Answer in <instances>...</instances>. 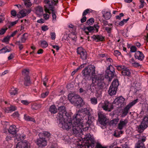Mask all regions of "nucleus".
Segmentation results:
<instances>
[{
  "label": "nucleus",
  "instance_id": "1",
  "mask_svg": "<svg viewBox=\"0 0 148 148\" xmlns=\"http://www.w3.org/2000/svg\"><path fill=\"white\" fill-rule=\"evenodd\" d=\"M95 67L93 65H89L85 67L82 71L84 78L86 80L89 79L91 75L93 77L92 78V83L90 85L94 86L96 84L99 89H103L105 85L104 82V76L103 74L95 75Z\"/></svg>",
  "mask_w": 148,
  "mask_h": 148
},
{
  "label": "nucleus",
  "instance_id": "2",
  "mask_svg": "<svg viewBox=\"0 0 148 148\" xmlns=\"http://www.w3.org/2000/svg\"><path fill=\"white\" fill-rule=\"evenodd\" d=\"M90 113L89 110L87 108H82L76 112V114H74L73 117V121H75L78 122H81L83 123V119L86 116L87 117L85 119L86 120V124H88V126H89V125L87 121V118L89 119L90 116Z\"/></svg>",
  "mask_w": 148,
  "mask_h": 148
},
{
  "label": "nucleus",
  "instance_id": "3",
  "mask_svg": "<svg viewBox=\"0 0 148 148\" xmlns=\"http://www.w3.org/2000/svg\"><path fill=\"white\" fill-rule=\"evenodd\" d=\"M44 2L46 4L45 5V10L46 12L49 13V10L52 11V15L53 18L52 21L53 22L56 21V16L53 9V5H55L58 3V0H45Z\"/></svg>",
  "mask_w": 148,
  "mask_h": 148
},
{
  "label": "nucleus",
  "instance_id": "4",
  "mask_svg": "<svg viewBox=\"0 0 148 148\" xmlns=\"http://www.w3.org/2000/svg\"><path fill=\"white\" fill-rule=\"evenodd\" d=\"M68 98L72 103L75 104L77 106L82 107L84 104L82 99L78 95L70 94L68 95Z\"/></svg>",
  "mask_w": 148,
  "mask_h": 148
},
{
  "label": "nucleus",
  "instance_id": "5",
  "mask_svg": "<svg viewBox=\"0 0 148 148\" xmlns=\"http://www.w3.org/2000/svg\"><path fill=\"white\" fill-rule=\"evenodd\" d=\"M58 120L59 126L63 129L68 130L72 126V121L69 117L62 118Z\"/></svg>",
  "mask_w": 148,
  "mask_h": 148
},
{
  "label": "nucleus",
  "instance_id": "6",
  "mask_svg": "<svg viewBox=\"0 0 148 148\" xmlns=\"http://www.w3.org/2000/svg\"><path fill=\"white\" fill-rule=\"evenodd\" d=\"M73 123L72 125L73 133L77 134L80 133L82 131V129H83L84 130H87L88 128V127L87 126L84 127V125L81 122H79L75 121H73Z\"/></svg>",
  "mask_w": 148,
  "mask_h": 148
},
{
  "label": "nucleus",
  "instance_id": "7",
  "mask_svg": "<svg viewBox=\"0 0 148 148\" xmlns=\"http://www.w3.org/2000/svg\"><path fill=\"white\" fill-rule=\"evenodd\" d=\"M84 142L80 145L81 148H89L91 144L94 143L95 140L90 134H87L84 138Z\"/></svg>",
  "mask_w": 148,
  "mask_h": 148
},
{
  "label": "nucleus",
  "instance_id": "8",
  "mask_svg": "<svg viewBox=\"0 0 148 148\" xmlns=\"http://www.w3.org/2000/svg\"><path fill=\"white\" fill-rule=\"evenodd\" d=\"M115 74L114 68L111 65L109 66L106 71V74L104 78L108 79V82H111L112 78L114 77Z\"/></svg>",
  "mask_w": 148,
  "mask_h": 148
},
{
  "label": "nucleus",
  "instance_id": "9",
  "mask_svg": "<svg viewBox=\"0 0 148 148\" xmlns=\"http://www.w3.org/2000/svg\"><path fill=\"white\" fill-rule=\"evenodd\" d=\"M58 110L59 112L57 117L58 119L62 118H69L70 117V114L66 111L64 106H61L59 107Z\"/></svg>",
  "mask_w": 148,
  "mask_h": 148
},
{
  "label": "nucleus",
  "instance_id": "10",
  "mask_svg": "<svg viewBox=\"0 0 148 148\" xmlns=\"http://www.w3.org/2000/svg\"><path fill=\"white\" fill-rule=\"evenodd\" d=\"M119 85V83L117 79L115 80L112 82L108 91L110 95L112 96L116 94Z\"/></svg>",
  "mask_w": 148,
  "mask_h": 148
},
{
  "label": "nucleus",
  "instance_id": "11",
  "mask_svg": "<svg viewBox=\"0 0 148 148\" xmlns=\"http://www.w3.org/2000/svg\"><path fill=\"white\" fill-rule=\"evenodd\" d=\"M138 99L134 100L130 103L125 107L122 110V113L121 116L123 117L126 116L127 114L129 109L134 105L138 101Z\"/></svg>",
  "mask_w": 148,
  "mask_h": 148
},
{
  "label": "nucleus",
  "instance_id": "12",
  "mask_svg": "<svg viewBox=\"0 0 148 148\" xmlns=\"http://www.w3.org/2000/svg\"><path fill=\"white\" fill-rule=\"evenodd\" d=\"M42 134H39V138L37 139L36 142V145L39 147L43 148L47 145V141L45 138L42 137Z\"/></svg>",
  "mask_w": 148,
  "mask_h": 148
},
{
  "label": "nucleus",
  "instance_id": "13",
  "mask_svg": "<svg viewBox=\"0 0 148 148\" xmlns=\"http://www.w3.org/2000/svg\"><path fill=\"white\" fill-rule=\"evenodd\" d=\"M99 106L104 110L109 112H110L113 108L112 104L108 101H105L104 103H100Z\"/></svg>",
  "mask_w": 148,
  "mask_h": 148
},
{
  "label": "nucleus",
  "instance_id": "14",
  "mask_svg": "<svg viewBox=\"0 0 148 148\" xmlns=\"http://www.w3.org/2000/svg\"><path fill=\"white\" fill-rule=\"evenodd\" d=\"M148 126V116L144 117L143 121L138 127V130L140 132H142Z\"/></svg>",
  "mask_w": 148,
  "mask_h": 148
},
{
  "label": "nucleus",
  "instance_id": "15",
  "mask_svg": "<svg viewBox=\"0 0 148 148\" xmlns=\"http://www.w3.org/2000/svg\"><path fill=\"white\" fill-rule=\"evenodd\" d=\"M98 121L101 125L105 126L106 125L108 119L106 116L102 112H99L98 113Z\"/></svg>",
  "mask_w": 148,
  "mask_h": 148
},
{
  "label": "nucleus",
  "instance_id": "16",
  "mask_svg": "<svg viewBox=\"0 0 148 148\" xmlns=\"http://www.w3.org/2000/svg\"><path fill=\"white\" fill-rule=\"evenodd\" d=\"M77 52L78 54L80 55V58L83 60H85L87 58V53L85 50L82 47H78L77 49Z\"/></svg>",
  "mask_w": 148,
  "mask_h": 148
},
{
  "label": "nucleus",
  "instance_id": "17",
  "mask_svg": "<svg viewBox=\"0 0 148 148\" xmlns=\"http://www.w3.org/2000/svg\"><path fill=\"white\" fill-rule=\"evenodd\" d=\"M30 144L26 140L19 142L16 145V148H30Z\"/></svg>",
  "mask_w": 148,
  "mask_h": 148
},
{
  "label": "nucleus",
  "instance_id": "18",
  "mask_svg": "<svg viewBox=\"0 0 148 148\" xmlns=\"http://www.w3.org/2000/svg\"><path fill=\"white\" fill-rule=\"evenodd\" d=\"M99 26L97 25H94V27L91 26H88L84 27L83 29L85 31V33L87 35H89V32L86 31V30H88L89 32H91L95 30V28L97 32L98 31V29Z\"/></svg>",
  "mask_w": 148,
  "mask_h": 148
},
{
  "label": "nucleus",
  "instance_id": "19",
  "mask_svg": "<svg viewBox=\"0 0 148 148\" xmlns=\"http://www.w3.org/2000/svg\"><path fill=\"white\" fill-rule=\"evenodd\" d=\"M31 11V10L29 9H23L20 11L19 12V14H21V16L18 14H17V16L18 18H21L26 16L27 14L29 13Z\"/></svg>",
  "mask_w": 148,
  "mask_h": 148
},
{
  "label": "nucleus",
  "instance_id": "20",
  "mask_svg": "<svg viewBox=\"0 0 148 148\" xmlns=\"http://www.w3.org/2000/svg\"><path fill=\"white\" fill-rule=\"evenodd\" d=\"M134 56L136 59H138L140 61H142L145 57L142 52L140 51L136 52L134 54Z\"/></svg>",
  "mask_w": 148,
  "mask_h": 148
},
{
  "label": "nucleus",
  "instance_id": "21",
  "mask_svg": "<svg viewBox=\"0 0 148 148\" xmlns=\"http://www.w3.org/2000/svg\"><path fill=\"white\" fill-rule=\"evenodd\" d=\"M17 128L16 126L14 125H12L10 126L8 130L9 132L12 134L15 135L17 133Z\"/></svg>",
  "mask_w": 148,
  "mask_h": 148
},
{
  "label": "nucleus",
  "instance_id": "22",
  "mask_svg": "<svg viewBox=\"0 0 148 148\" xmlns=\"http://www.w3.org/2000/svg\"><path fill=\"white\" fill-rule=\"evenodd\" d=\"M128 121L127 119H125L124 120H121L118 124V128L120 130H121L125 126L127 123Z\"/></svg>",
  "mask_w": 148,
  "mask_h": 148
},
{
  "label": "nucleus",
  "instance_id": "23",
  "mask_svg": "<svg viewBox=\"0 0 148 148\" xmlns=\"http://www.w3.org/2000/svg\"><path fill=\"white\" fill-rule=\"evenodd\" d=\"M121 73L122 75L123 76H130L131 74V72L129 69L126 67L122 71Z\"/></svg>",
  "mask_w": 148,
  "mask_h": 148
},
{
  "label": "nucleus",
  "instance_id": "24",
  "mask_svg": "<svg viewBox=\"0 0 148 148\" xmlns=\"http://www.w3.org/2000/svg\"><path fill=\"white\" fill-rule=\"evenodd\" d=\"M125 99L122 96L116 98L115 100L116 102H117L119 104L122 105L124 102Z\"/></svg>",
  "mask_w": 148,
  "mask_h": 148
},
{
  "label": "nucleus",
  "instance_id": "25",
  "mask_svg": "<svg viewBox=\"0 0 148 148\" xmlns=\"http://www.w3.org/2000/svg\"><path fill=\"white\" fill-rule=\"evenodd\" d=\"M31 83L30 77L29 75L25 76L24 78V85L26 86H28Z\"/></svg>",
  "mask_w": 148,
  "mask_h": 148
},
{
  "label": "nucleus",
  "instance_id": "26",
  "mask_svg": "<svg viewBox=\"0 0 148 148\" xmlns=\"http://www.w3.org/2000/svg\"><path fill=\"white\" fill-rule=\"evenodd\" d=\"M49 110L52 114H55L57 112V109L56 106L54 105H52L50 106Z\"/></svg>",
  "mask_w": 148,
  "mask_h": 148
},
{
  "label": "nucleus",
  "instance_id": "27",
  "mask_svg": "<svg viewBox=\"0 0 148 148\" xmlns=\"http://www.w3.org/2000/svg\"><path fill=\"white\" fill-rule=\"evenodd\" d=\"M16 109V106H11L10 107H8L6 108L5 109V111L6 112L9 113L12 111H14Z\"/></svg>",
  "mask_w": 148,
  "mask_h": 148
},
{
  "label": "nucleus",
  "instance_id": "28",
  "mask_svg": "<svg viewBox=\"0 0 148 148\" xmlns=\"http://www.w3.org/2000/svg\"><path fill=\"white\" fill-rule=\"evenodd\" d=\"M18 89L12 87L10 90V93L11 95H15L17 94Z\"/></svg>",
  "mask_w": 148,
  "mask_h": 148
},
{
  "label": "nucleus",
  "instance_id": "29",
  "mask_svg": "<svg viewBox=\"0 0 148 148\" xmlns=\"http://www.w3.org/2000/svg\"><path fill=\"white\" fill-rule=\"evenodd\" d=\"M135 148H145L144 143L138 141L136 145Z\"/></svg>",
  "mask_w": 148,
  "mask_h": 148
},
{
  "label": "nucleus",
  "instance_id": "30",
  "mask_svg": "<svg viewBox=\"0 0 148 148\" xmlns=\"http://www.w3.org/2000/svg\"><path fill=\"white\" fill-rule=\"evenodd\" d=\"M103 16L106 20H108L110 18L111 14L110 12H106L103 15Z\"/></svg>",
  "mask_w": 148,
  "mask_h": 148
},
{
  "label": "nucleus",
  "instance_id": "31",
  "mask_svg": "<svg viewBox=\"0 0 148 148\" xmlns=\"http://www.w3.org/2000/svg\"><path fill=\"white\" fill-rule=\"evenodd\" d=\"M92 38L95 40H97V41H102L104 39V38L101 35L94 36Z\"/></svg>",
  "mask_w": 148,
  "mask_h": 148
},
{
  "label": "nucleus",
  "instance_id": "32",
  "mask_svg": "<svg viewBox=\"0 0 148 148\" xmlns=\"http://www.w3.org/2000/svg\"><path fill=\"white\" fill-rule=\"evenodd\" d=\"M8 47L6 46L0 50V53H5L7 52H10L11 51V49H8Z\"/></svg>",
  "mask_w": 148,
  "mask_h": 148
},
{
  "label": "nucleus",
  "instance_id": "33",
  "mask_svg": "<svg viewBox=\"0 0 148 148\" xmlns=\"http://www.w3.org/2000/svg\"><path fill=\"white\" fill-rule=\"evenodd\" d=\"M24 119L27 121H32L34 122H35V121L34 118L31 117L30 116L27 115L26 114L24 115Z\"/></svg>",
  "mask_w": 148,
  "mask_h": 148
},
{
  "label": "nucleus",
  "instance_id": "34",
  "mask_svg": "<svg viewBox=\"0 0 148 148\" xmlns=\"http://www.w3.org/2000/svg\"><path fill=\"white\" fill-rule=\"evenodd\" d=\"M39 134H42V137L49 138L51 136L50 134L47 132H44L42 133L41 132Z\"/></svg>",
  "mask_w": 148,
  "mask_h": 148
},
{
  "label": "nucleus",
  "instance_id": "35",
  "mask_svg": "<svg viewBox=\"0 0 148 148\" xmlns=\"http://www.w3.org/2000/svg\"><path fill=\"white\" fill-rule=\"evenodd\" d=\"M25 136L21 134H17L16 136V138L18 141H20L25 139Z\"/></svg>",
  "mask_w": 148,
  "mask_h": 148
},
{
  "label": "nucleus",
  "instance_id": "36",
  "mask_svg": "<svg viewBox=\"0 0 148 148\" xmlns=\"http://www.w3.org/2000/svg\"><path fill=\"white\" fill-rule=\"evenodd\" d=\"M27 33H25L23 34L21 38L20 42L24 43L25 42L27 39V37L25 36L26 35H27Z\"/></svg>",
  "mask_w": 148,
  "mask_h": 148
},
{
  "label": "nucleus",
  "instance_id": "37",
  "mask_svg": "<svg viewBox=\"0 0 148 148\" xmlns=\"http://www.w3.org/2000/svg\"><path fill=\"white\" fill-rule=\"evenodd\" d=\"M17 22V21H16L13 22H8V23L6 25V26L7 27H8L9 28H10L12 26L16 24Z\"/></svg>",
  "mask_w": 148,
  "mask_h": 148
},
{
  "label": "nucleus",
  "instance_id": "38",
  "mask_svg": "<svg viewBox=\"0 0 148 148\" xmlns=\"http://www.w3.org/2000/svg\"><path fill=\"white\" fill-rule=\"evenodd\" d=\"M24 4L27 7H30L32 5V4L30 1V0H25L24 1Z\"/></svg>",
  "mask_w": 148,
  "mask_h": 148
},
{
  "label": "nucleus",
  "instance_id": "39",
  "mask_svg": "<svg viewBox=\"0 0 148 148\" xmlns=\"http://www.w3.org/2000/svg\"><path fill=\"white\" fill-rule=\"evenodd\" d=\"M48 44L46 41L45 40L41 41V46L43 48H46L48 46Z\"/></svg>",
  "mask_w": 148,
  "mask_h": 148
},
{
  "label": "nucleus",
  "instance_id": "40",
  "mask_svg": "<svg viewBox=\"0 0 148 148\" xmlns=\"http://www.w3.org/2000/svg\"><path fill=\"white\" fill-rule=\"evenodd\" d=\"M22 73L23 75L25 76L28 75L29 73V69H24L22 71Z\"/></svg>",
  "mask_w": 148,
  "mask_h": 148
},
{
  "label": "nucleus",
  "instance_id": "41",
  "mask_svg": "<svg viewBox=\"0 0 148 148\" xmlns=\"http://www.w3.org/2000/svg\"><path fill=\"white\" fill-rule=\"evenodd\" d=\"M14 135L10 133L8 134L6 136L5 139L6 141H8L9 140L12 139V138L14 137Z\"/></svg>",
  "mask_w": 148,
  "mask_h": 148
},
{
  "label": "nucleus",
  "instance_id": "42",
  "mask_svg": "<svg viewBox=\"0 0 148 148\" xmlns=\"http://www.w3.org/2000/svg\"><path fill=\"white\" fill-rule=\"evenodd\" d=\"M116 67H117V69L119 71H121L123 70L124 69L126 68V66L123 65H119L116 66Z\"/></svg>",
  "mask_w": 148,
  "mask_h": 148
},
{
  "label": "nucleus",
  "instance_id": "43",
  "mask_svg": "<svg viewBox=\"0 0 148 148\" xmlns=\"http://www.w3.org/2000/svg\"><path fill=\"white\" fill-rule=\"evenodd\" d=\"M94 22V19L93 18H90L87 21L86 23L88 25H91Z\"/></svg>",
  "mask_w": 148,
  "mask_h": 148
},
{
  "label": "nucleus",
  "instance_id": "44",
  "mask_svg": "<svg viewBox=\"0 0 148 148\" xmlns=\"http://www.w3.org/2000/svg\"><path fill=\"white\" fill-rule=\"evenodd\" d=\"M119 119L117 117L111 121V123L112 124H116L119 121Z\"/></svg>",
  "mask_w": 148,
  "mask_h": 148
},
{
  "label": "nucleus",
  "instance_id": "45",
  "mask_svg": "<svg viewBox=\"0 0 148 148\" xmlns=\"http://www.w3.org/2000/svg\"><path fill=\"white\" fill-rule=\"evenodd\" d=\"M20 43V41H16V44L18 46L20 50H21L23 48V45L21 44Z\"/></svg>",
  "mask_w": 148,
  "mask_h": 148
},
{
  "label": "nucleus",
  "instance_id": "46",
  "mask_svg": "<svg viewBox=\"0 0 148 148\" xmlns=\"http://www.w3.org/2000/svg\"><path fill=\"white\" fill-rule=\"evenodd\" d=\"M90 101L92 104H96L97 103V98L93 97L92 98L90 99Z\"/></svg>",
  "mask_w": 148,
  "mask_h": 148
},
{
  "label": "nucleus",
  "instance_id": "47",
  "mask_svg": "<svg viewBox=\"0 0 148 148\" xmlns=\"http://www.w3.org/2000/svg\"><path fill=\"white\" fill-rule=\"evenodd\" d=\"M95 148H107L106 146H103L100 143H97L95 147Z\"/></svg>",
  "mask_w": 148,
  "mask_h": 148
},
{
  "label": "nucleus",
  "instance_id": "48",
  "mask_svg": "<svg viewBox=\"0 0 148 148\" xmlns=\"http://www.w3.org/2000/svg\"><path fill=\"white\" fill-rule=\"evenodd\" d=\"M36 11L39 12L40 13H42L43 12V9L40 6H38L36 8Z\"/></svg>",
  "mask_w": 148,
  "mask_h": 148
},
{
  "label": "nucleus",
  "instance_id": "49",
  "mask_svg": "<svg viewBox=\"0 0 148 148\" xmlns=\"http://www.w3.org/2000/svg\"><path fill=\"white\" fill-rule=\"evenodd\" d=\"M8 28L6 27L5 29L2 28L0 30V35H2L7 30Z\"/></svg>",
  "mask_w": 148,
  "mask_h": 148
},
{
  "label": "nucleus",
  "instance_id": "50",
  "mask_svg": "<svg viewBox=\"0 0 148 148\" xmlns=\"http://www.w3.org/2000/svg\"><path fill=\"white\" fill-rule=\"evenodd\" d=\"M136 50L137 48L134 46H132L130 48V51L132 52H136Z\"/></svg>",
  "mask_w": 148,
  "mask_h": 148
},
{
  "label": "nucleus",
  "instance_id": "51",
  "mask_svg": "<svg viewBox=\"0 0 148 148\" xmlns=\"http://www.w3.org/2000/svg\"><path fill=\"white\" fill-rule=\"evenodd\" d=\"M49 93V92L47 91L45 92V93H42L41 95V97L42 98H45L48 95Z\"/></svg>",
  "mask_w": 148,
  "mask_h": 148
},
{
  "label": "nucleus",
  "instance_id": "52",
  "mask_svg": "<svg viewBox=\"0 0 148 148\" xmlns=\"http://www.w3.org/2000/svg\"><path fill=\"white\" fill-rule=\"evenodd\" d=\"M132 66L135 67H137L139 66H141V65H140L139 63L136 62L132 64Z\"/></svg>",
  "mask_w": 148,
  "mask_h": 148
},
{
  "label": "nucleus",
  "instance_id": "53",
  "mask_svg": "<svg viewBox=\"0 0 148 148\" xmlns=\"http://www.w3.org/2000/svg\"><path fill=\"white\" fill-rule=\"evenodd\" d=\"M77 37L75 36L73 37H69V40H71L72 41V42L73 43H75V42L76 40V38Z\"/></svg>",
  "mask_w": 148,
  "mask_h": 148
},
{
  "label": "nucleus",
  "instance_id": "54",
  "mask_svg": "<svg viewBox=\"0 0 148 148\" xmlns=\"http://www.w3.org/2000/svg\"><path fill=\"white\" fill-rule=\"evenodd\" d=\"M35 109H38L40 108L41 107V105L40 104H35L34 105Z\"/></svg>",
  "mask_w": 148,
  "mask_h": 148
},
{
  "label": "nucleus",
  "instance_id": "55",
  "mask_svg": "<svg viewBox=\"0 0 148 148\" xmlns=\"http://www.w3.org/2000/svg\"><path fill=\"white\" fill-rule=\"evenodd\" d=\"M124 16V14L123 13H121L119 14V15L116 16V18L117 19H119L120 20L121 18Z\"/></svg>",
  "mask_w": 148,
  "mask_h": 148
},
{
  "label": "nucleus",
  "instance_id": "56",
  "mask_svg": "<svg viewBox=\"0 0 148 148\" xmlns=\"http://www.w3.org/2000/svg\"><path fill=\"white\" fill-rule=\"evenodd\" d=\"M89 9H87L85 10L83 13L82 16H84L88 14L89 12Z\"/></svg>",
  "mask_w": 148,
  "mask_h": 148
},
{
  "label": "nucleus",
  "instance_id": "57",
  "mask_svg": "<svg viewBox=\"0 0 148 148\" xmlns=\"http://www.w3.org/2000/svg\"><path fill=\"white\" fill-rule=\"evenodd\" d=\"M51 37L52 40H54L56 38V34L54 32L51 33Z\"/></svg>",
  "mask_w": 148,
  "mask_h": 148
},
{
  "label": "nucleus",
  "instance_id": "58",
  "mask_svg": "<svg viewBox=\"0 0 148 148\" xmlns=\"http://www.w3.org/2000/svg\"><path fill=\"white\" fill-rule=\"evenodd\" d=\"M10 37H6L3 40V42H8L9 40Z\"/></svg>",
  "mask_w": 148,
  "mask_h": 148
},
{
  "label": "nucleus",
  "instance_id": "59",
  "mask_svg": "<svg viewBox=\"0 0 148 148\" xmlns=\"http://www.w3.org/2000/svg\"><path fill=\"white\" fill-rule=\"evenodd\" d=\"M114 55L116 56L120 55L121 54V53L118 50L114 51Z\"/></svg>",
  "mask_w": 148,
  "mask_h": 148
},
{
  "label": "nucleus",
  "instance_id": "60",
  "mask_svg": "<svg viewBox=\"0 0 148 148\" xmlns=\"http://www.w3.org/2000/svg\"><path fill=\"white\" fill-rule=\"evenodd\" d=\"M5 19V18L4 15H0V23H2Z\"/></svg>",
  "mask_w": 148,
  "mask_h": 148
},
{
  "label": "nucleus",
  "instance_id": "61",
  "mask_svg": "<svg viewBox=\"0 0 148 148\" xmlns=\"http://www.w3.org/2000/svg\"><path fill=\"white\" fill-rule=\"evenodd\" d=\"M14 54L13 53H11L10 56L8 57V60H12L14 58Z\"/></svg>",
  "mask_w": 148,
  "mask_h": 148
},
{
  "label": "nucleus",
  "instance_id": "62",
  "mask_svg": "<svg viewBox=\"0 0 148 148\" xmlns=\"http://www.w3.org/2000/svg\"><path fill=\"white\" fill-rule=\"evenodd\" d=\"M140 2L141 3L140 5L139 6L140 8H142L144 6V0H140Z\"/></svg>",
  "mask_w": 148,
  "mask_h": 148
},
{
  "label": "nucleus",
  "instance_id": "63",
  "mask_svg": "<svg viewBox=\"0 0 148 148\" xmlns=\"http://www.w3.org/2000/svg\"><path fill=\"white\" fill-rule=\"evenodd\" d=\"M11 15L14 16H15L16 15H17L16 12L15 10H12L11 11Z\"/></svg>",
  "mask_w": 148,
  "mask_h": 148
},
{
  "label": "nucleus",
  "instance_id": "64",
  "mask_svg": "<svg viewBox=\"0 0 148 148\" xmlns=\"http://www.w3.org/2000/svg\"><path fill=\"white\" fill-rule=\"evenodd\" d=\"M41 28L42 30L44 31H46L48 29L47 26L46 25L42 27Z\"/></svg>",
  "mask_w": 148,
  "mask_h": 148
}]
</instances>
